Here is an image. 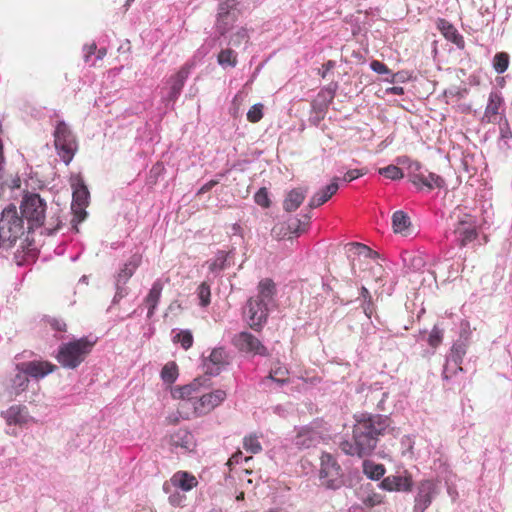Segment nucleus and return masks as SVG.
Segmentation results:
<instances>
[{"label":"nucleus","mask_w":512,"mask_h":512,"mask_svg":"<svg viewBox=\"0 0 512 512\" xmlns=\"http://www.w3.org/2000/svg\"><path fill=\"white\" fill-rule=\"evenodd\" d=\"M389 427L390 419L386 416L363 417L353 426L352 440L341 441L339 447L349 456H369L376 449L379 437L383 436Z\"/></svg>","instance_id":"nucleus-1"},{"label":"nucleus","mask_w":512,"mask_h":512,"mask_svg":"<svg viewBox=\"0 0 512 512\" xmlns=\"http://www.w3.org/2000/svg\"><path fill=\"white\" fill-rule=\"evenodd\" d=\"M22 219L28 222L29 229L44 226V230L48 235H52L58 231L62 225L60 216L55 213L49 220L45 221V213L47 209L46 202L36 193H27L21 202Z\"/></svg>","instance_id":"nucleus-2"},{"label":"nucleus","mask_w":512,"mask_h":512,"mask_svg":"<svg viewBox=\"0 0 512 512\" xmlns=\"http://www.w3.org/2000/svg\"><path fill=\"white\" fill-rule=\"evenodd\" d=\"M95 343L96 341H91L87 337L63 343L59 346L56 359L62 367L75 369L92 352Z\"/></svg>","instance_id":"nucleus-3"},{"label":"nucleus","mask_w":512,"mask_h":512,"mask_svg":"<svg viewBox=\"0 0 512 512\" xmlns=\"http://www.w3.org/2000/svg\"><path fill=\"white\" fill-rule=\"evenodd\" d=\"M24 234V222L18 215L14 205H9L2 211L0 217V236L3 248L12 247L17 239Z\"/></svg>","instance_id":"nucleus-4"},{"label":"nucleus","mask_w":512,"mask_h":512,"mask_svg":"<svg viewBox=\"0 0 512 512\" xmlns=\"http://www.w3.org/2000/svg\"><path fill=\"white\" fill-rule=\"evenodd\" d=\"M53 136L58 156L66 165L70 164L78 151L75 135L64 121H58Z\"/></svg>","instance_id":"nucleus-5"},{"label":"nucleus","mask_w":512,"mask_h":512,"mask_svg":"<svg viewBox=\"0 0 512 512\" xmlns=\"http://www.w3.org/2000/svg\"><path fill=\"white\" fill-rule=\"evenodd\" d=\"M320 479L328 488H338L341 484V467L329 453L321 456Z\"/></svg>","instance_id":"nucleus-6"},{"label":"nucleus","mask_w":512,"mask_h":512,"mask_svg":"<svg viewBox=\"0 0 512 512\" xmlns=\"http://www.w3.org/2000/svg\"><path fill=\"white\" fill-rule=\"evenodd\" d=\"M234 0H221L216 20V30L221 36L226 35L238 20V11L234 8Z\"/></svg>","instance_id":"nucleus-7"},{"label":"nucleus","mask_w":512,"mask_h":512,"mask_svg":"<svg viewBox=\"0 0 512 512\" xmlns=\"http://www.w3.org/2000/svg\"><path fill=\"white\" fill-rule=\"evenodd\" d=\"M227 397L222 389H217L209 393L199 395L198 399L192 403L195 416H204L218 407Z\"/></svg>","instance_id":"nucleus-8"},{"label":"nucleus","mask_w":512,"mask_h":512,"mask_svg":"<svg viewBox=\"0 0 512 512\" xmlns=\"http://www.w3.org/2000/svg\"><path fill=\"white\" fill-rule=\"evenodd\" d=\"M233 344L240 351L260 356H268L267 348L256 336L249 332L243 331L235 335L233 338Z\"/></svg>","instance_id":"nucleus-9"},{"label":"nucleus","mask_w":512,"mask_h":512,"mask_svg":"<svg viewBox=\"0 0 512 512\" xmlns=\"http://www.w3.org/2000/svg\"><path fill=\"white\" fill-rule=\"evenodd\" d=\"M245 314L247 315L249 326L252 329L258 331L261 329L262 325L267 321L268 305L254 298H250L247 301Z\"/></svg>","instance_id":"nucleus-10"},{"label":"nucleus","mask_w":512,"mask_h":512,"mask_svg":"<svg viewBox=\"0 0 512 512\" xmlns=\"http://www.w3.org/2000/svg\"><path fill=\"white\" fill-rule=\"evenodd\" d=\"M457 219L454 233L458 236L459 245L464 247L478 236L476 222L468 214H464L463 217L457 216Z\"/></svg>","instance_id":"nucleus-11"},{"label":"nucleus","mask_w":512,"mask_h":512,"mask_svg":"<svg viewBox=\"0 0 512 512\" xmlns=\"http://www.w3.org/2000/svg\"><path fill=\"white\" fill-rule=\"evenodd\" d=\"M193 67L194 63L187 62L175 74L170 76L167 82L170 86L169 93L167 95L168 101H176Z\"/></svg>","instance_id":"nucleus-12"},{"label":"nucleus","mask_w":512,"mask_h":512,"mask_svg":"<svg viewBox=\"0 0 512 512\" xmlns=\"http://www.w3.org/2000/svg\"><path fill=\"white\" fill-rule=\"evenodd\" d=\"M437 494V485L431 481H422L418 487V493L415 497L414 511L425 512L430 506L434 496Z\"/></svg>","instance_id":"nucleus-13"},{"label":"nucleus","mask_w":512,"mask_h":512,"mask_svg":"<svg viewBox=\"0 0 512 512\" xmlns=\"http://www.w3.org/2000/svg\"><path fill=\"white\" fill-rule=\"evenodd\" d=\"M17 369L25 375L39 379L54 372L57 366L49 361H29L17 365Z\"/></svg>","instance_id":"nucleus-14"},{"label":"nucleus","mask_w":512,"mask_h":512,"mask_svg":"<svg viewBox=\"0 0 512 512\" xmlns=\"http://www.w3.org/2000/svg\"><path fill=\"white\" fill-rule=\"evenodd\" d=\"M503 105V98L499 93L491 92L488 103L484 111L483 121L487 123H496L501 118L500 109Z\"/></svg>","instance_id":"nucleus-15"},{"label":"nucleus","mask_w":512,"mask_h":512,"mask_svg":"<svg viewBox=\"0 0 512 512\" xmlns=\"http://www.w3.org/2000/svg\"><path fill=\"white\" fill-rule=\"evenodd\" d=\"M436 27L445 37L446 40L454 43L460 48L464 47L463 36L458 33L454 25L450 23L448 20L444 18H438L436 21Z\"/></svg>","instance_id":"nucleus-16"},{"label":"nucleus","mask_w":512,"mask_h":512,"mask_svg":"<svg viewBox=\"0 0 512 512\" xmlns=\"http://www.w3.org/2000/svg\"><path fill=\"white\" fill-rule=\"evenodd\" d=\"M170 444L184 451H192L196 444L194 436L187 429H178L170 435Z\"/></svg>","instance_id":"nucleus-17"},{"label":"nucleus","mask_w":512,"mask_h":512,"mask_svg":"<svg viewBox=\"0 0 512 512\" xmlns=\"http://www.w3.org/2000/svg\"><path fill=\"white\" fill-rule=\"evenodd\" d=\"M338 189V178H334L329 185H327L326 187H324L322 190L318 191L311 197L309 201V207L313 209L323 205L329 199L332 198V196L338 191Z\"/></svg>","instance_id":"nucleus-18"},{"label":"nucleus","mask_w":512,"mask_h":512,"mask_svg":"<svg viewBox=\"0 0 512 512\" xmlns=\"http://www.w3.org/2000/svg\"><path fill=\"white\" fill-rule=\"evenodd\" d=\"M257 290L258 294L253 298L269 306L276 295V287L273 280L270 278L262 279L258 284Z\"/></svg>","instance_id":"nucleus-19"},{"label":"nucleus","mask_w":512,"mask_h":512,"mask_svg":"<svg viewBox=\"0 0 512 512\" xmlns=\"http://www.w3.org/2000/svg\"><path fill=\"white\" fill-rule=\"evenodd\" d=\"M413 184L420 187H427L429 190L434 188H442L445 185V181L439 175L429 172L427 175L425 173H415L413 177Z\"/></svg>","instance_id":"nucleus-20"},{"label":"nucleus","mask_w":512,"mask_h":512,"mask_svg":"<svg viewBox=\"0 0 512 512\" xmlns=\"http://www.w3.org/2000/svg\"><path fill=\"white\" fill-rule=\"evenodd\" d=\"M171 484L183 491H190L198 485L197 478L187 471H178L170 479Z\"/></svg>","instance_id":"nucleus-21"},{"label":"nucleus","mask_w":512,"mask_h":512,"mask_svg":"<svg viewBox=\"0 0 512 512\" xmlns=\"http://www.w3.org/2000/svg\"><path fill=\"white\" fill-rule=\"evenodd\" d=\"M381 486L388 491H409L412 488L410 477L388 476L383 479Z\"/></svg>","instance_id":"nucleus-22"},{"label":"nucleus","mask_w":512,"mask_h":512,"mask_svg":"<svg viewBox=\"0 0 512 512\" xmlns=\"http://www.w3.org/2000/svg\"><path fill=\"white\" fill-rule=\"evenodd\" d=\"M73 202L72 205L87 206L89 200V191L83 180L78 176L72 182Z\"/></svg>","instance_id":"nucleus-23"},{"label":"nucleus","mask_w":512,"mask_h":512,"mask_svg":"<svg viewBox=\"0 0 512 512\" xmlns=\"http://www.w3.org/2000/svg\"><path fill=\"white\" fill-rule=\"evenodd\" d=\"M142 256L140 254L132 255L129 260L124 264L123 268L117 274V283L125 284L134 274L136 269L140 266Z\"/></svg>","instance_id":"nucleus-24"},{"label":"nucleus","mask_w":512,"mask_h":512,"mask_svg":"<svg viewBox=\"0 0 512 512\" xmlns=\"http://www.w3.org/2000/svg\"><path fill=\"white\" fill-rule=\"evenodd\" d=\"M163 290V283L161 280H156L153 284L151 289L149 290V293L144 299V302L148 306V313L147 316L150 318L153 316L154 311L159 303V300L161 298V293Z\"/></svg>","instance_id":"nucleus-25"},{"label":"nucleus","mask_w":512,"mask_h":512,"mask_svg":"<svg viewBox=\"0 0 512 512\" xmlns=\"http://www.w3.org/2000/svg\"><path fill=\"white\" fill-rule=\"evenodd\" d=\"M199 383L197 380L193 381L192 383L182 386L178 389L176 393L178 395L179 399L183 400L182 407L184 408L187 404H191L196 401L199 397Z\"/></svg>","instance_id":"nucleus-26"},{"label":"nucleus","mask_w":512,"mask_h":512,"mask_svg":"<svg viewBox=\"0 0 512 512\" xmlns=\"http://www.w3.org/2000/svg\"><path fill=\"white\" fill-rule=\"evenodd\" d=\"M306 192L302 190L301 188L293 189L291 190L284 202H283V208L287 212H293L295 211L305 200Z\"/></svg>","instance_id":"nucleus-27"},{"label":"nucleus","mask_w":512,"mask_h":512,"mask_svg":"<svg viewBox=\"0 0 512 512\" xmlns=\"http://www.w3.org/2000/svg\"><path fill=\"white\" fill-rule=\"evenodd\" d=\"M319 435L309 429H303L296 435L295 445L300 449H308L319 442Z\"/></svg>","instance_id":"nucleus-28"},{"label":"nucleus","mask_w":512,"mask_h":512,"mask_svg":"<svg viewBox=\"0 0 512 512\" xmlns=\"http://www.w3.org/2000/svg\"><path fill=\"white\" fill-rule=\"evenodd\" d=\"M25 410L23 406L13 405L3 413V417L8 425L23 424L26 422Z\"/></svg>","instance_id":"nucleus-29"},{"label":"nucleus","mask_w":512,"mask_h":512,"mask_svg":"<svg viewBox=\"0 0 512 512\" xmlns=\"http://www.w3.org/2000/svg\"><path fill=\"white\" fill-rule=\"evenodd\" d=\"M411 222L409 216L403 211H396L392 216V227L395 233L408 234Z\"/></svg>","instance_id":"nucleus-30"},{"label":"nucleus","mask_w":512,"mask_h":512,"mask_svg":"<svg viewBox=\"0 0 512 512\" xmlns=\"http://www.w3.org/2000/svg\"><path fill=\"white\" fill-rule=\"evenodd\" d=\"M217 62L222 67H235L238 63V55L231 48L222 49L217 55Z\"/></svg>","instance_id":"nucleus-31"},{"label":"nucleus","mask_w":512,"mask_h":512,"mask_svg":"<svg viewBox=\"0 0 512 512\" xmlns=\"http://www.w3.org/2000/svg\"><path fill=\"white\" fill-rule=\"evenodd\" d=\"M267 379L278 384L287 383L289 381V371L284 365L277 363L271 368Z\"/></svg>","instance_id":"nucleus-32"},{"label":"nucleus","mask_w":512,"mask_h":512,"mask_svg":"<svg viewBox=\"0 0 512 512\" xmlns=\"http://www.w3.org/2000/svg\"><path fill=\"white\" fill-rule=\"evenodd\" d=\"M363 471L368 478L378 480L384 475L385 467L383 464L365 460L363 462Z\"/></svg>","instance_id":"nucleus-33"},{"label":"nucleus","mask_w":512,"mask_h":512,"mask_svg":"<svg viewBox=\"0 0 512 512\" xmlns=\"http://www.w3.org/2000/svg\"><path fill=\"white\" fill-rule=\"evenodd\" d=\"M178 366L175 362L171 361L164 365L161 371V378L165 383L172 384L178 377Z\"/></svg>","instance_id":"nucleus-34"},{"label":"nucleus","mask_w":512,"mask_h":512,"mask_svg":"<svg viewBox=\"0 0 512 512\" xmlns=\"http://www.w3.org/2000/svg\"><path fill=\"white\" fill-rule=\"evenodd\" d=\"M465 354H466V349H465V345L464 344H462V343H455L452 346L450 360L456 366V370L462 371L461 364H462L463 357H464Z\"/></svg>","instance_id":"nucleus-35"},{"label":"nucleus","mask_w":512,"mask_h":512,"mask_svg":"<svg viewBox=\"0 0 512 512\" xmlns=\"http://www.w3.org/2000/svg\"><path fill=\"white\" fill-rule=\"evenodd\" d=\"M249 40L250 35L248 29L246 27H241L230 36L229 44L234 47H239L243 43H249Z\"/></svg>","instance_id":"nucleus-36"},{"label":"nucleus","mask_w":512,"mask_h":512,"mask_svg":"<svg viewBox=\"0 0 512 512\" xmlns=\"http://www.w3.org/2000/svg\"><path fill=\"white\" fill-rule=\"evenodd\" d=\"M509 66V55L506 52H498L493 57V68L499 74L504 73Z\"/></svg>","instance_id":"nucleus-37"},{"label":"nucleus","mask_w":512,"mask_h":512,"mask_svg":"<svg viewBox=\"0 0 512 512\" xmlns=\"http://www.w3.org/2000/svg\"><path fill=\"white\" fill-rule=\"evenodd\" d=\"M243 447L247 452L257 454L261 452L262 446L259 437L255 434L248 435L243 439Z\"/></svg>","instance_id":"nucleus-38"},{"label":"nucleus","mask_w":512,"mask_h":512,"mask_svg":"<svg viewBox=\"0 0 512 512\" xmlns=\"http://www.w3.org/2000/svg\"><path fill=\"white\" fill-rule=\"evenodd\" d=\"M173 341L180 343L183 349L188 350L193 345V335L189 330H181L174 336Z\"/></svg>","instance_id":"nucleus-39"},{"label":"nucleus","mask_w":512,"mask_h":512,"mask_svg":"<svg viewBox=\"0 0 512 512\" xmlns=\"http://www.w3.org/2000/svg\"><path fill=\"white\" fill-rule=\"evenodd\" d=\"M86 207L87 206H78V205H76L75 207L72 206L73 217L71 219V225H72V228L75 230V232L79 231L78 225L82 221H84L87 216V212L85 210Z\"/></svg>","instance_id":"nucleus-40"},{"label":"nucleus","mask_w":512,"mask_h":512,"mask_svg":"<svg viewBox=\"0 0 512 512\" xmlns=\"http://www.w3.org/2000/svg\"><path fill=\"white\" fill-rule=\"evenodd\" d=\"M378 172L380 175H383L384 177L391 180H399L404 177L402 170L395 165H388L386 167L380 168Z\"/></svg>","instance_id":"nucleus-41"},{"label":"nucleus","mask_w":512,"mask_h":512,"mask_svg":"<svg viewBox=\"0 0 512 512\" xmlns=\"http://www.w3.org/2000/svg\"><path fill=\"white\" fill-rule=\"evenodd\" d=\"M209 362L214 365L221 366L227 363V355L224 348H215L209 355Z\"/></svg>","instance_id":"nucleus-42"},{"label":"nucleus","mask_w":512,"mask_h":512,"mask_svg":"<svg viewBox=\"0 0 512 512\" xmlns=\"http://www.w3.org/2000/svg\"><path fill=\"white\" fill-rule=\"evenodd\" d=\"M197 295L202 307H206L210 304L211 290L210 286L206 282H203L198 286Z\"/></svg>","instance_id":"nucleus-43"},{"label":"nucleus","mask_w":512,"mask_h":512,"mask_svg":"<svg viewBox=\"0 0 512 512\" xmlns=\"http://www.w3.org/2000/svg\"><path fill=\"white\" fill-rule=\"evenodd\" d=\"M254 201L257 205L263 208H269L271 205V200L269 197V193L266 187L260 188L254 195Z\"/></svg>","instance_id":"nucleus-44"},{"label":"nucleus","mask_w":512,"mask_h":512,"mask_svg":"<svg viewBox=\"0 0 512 512\" xmlns=\"http://www.w3.org/2000/svg\"><path fill=\"white\" fill-rule=\"evenodd\" d=\"M264 105L254 104L247 112V120L251 123H257L263 118Z\"/></svg>","instance_id":"nucleus-45"},{"label":"nucleus","mask_w":512,"mask_h":512,"mask_svg":"<svg viewBox=\"0 0 512 512\" xmlns=\"http://www.w3.org/2000/svg\"><path fill=\"white\" fill-rule=\"evenodd\" d=\"M226 253L224 251H219L213 261L209 263V270L211 272H216L224 269L226 263Z\"/></svg>","instance_id":"nucleus-46"},{"label":"nucleus","mask_w":512,"mask_h":512,"mask_svg":"<svg viewBox=\"0 0 512 512\" xmlns=\"http://www.w3.org/2000/svg\"><path fill=\"white\" fill-rule=\"evenodd\" d=\"M348 246L350 247V250H354L355 254L364 256L365 258H369L373 254L372 249L362 243L351 242Z\"/></svg>","instance_id":"nucleus-47"},{"label":"nucleus","mask_w":512,"mask_h":512,"mask_svg":"<svg viewBox=\"0 0 512 512\" xmlns=\"http://www.w3.org/2000/svg\"><path fill=\"white\" fill-rule=\"evenodd\" d=\"M443 340V331L439 329L437 326H434L428 337V344L436 348L438 347Z\"/></svg>","instance_id":"nucleus-48"},{"label":"nucleus","mask_w":512,"mask_h":512,"mask_svg":"<svg viewBox=\"0 0 512 512\" xmlns=\"http://www.w3.org/2000/svg\"><path fill=\"white\" fill-rule=\"evenodd\" d=\"M45 323L48 324L52 330L57 332H65L66 331V323L57 318L49 317L45 319Z\"/></svg>","instance_id":"nucleus-49"},{"label":"nucleus","mask_w":512,"mask_h":512,"mask_svg":"<svg viewBox=\"0 0 512 512\" xmlns=\"http://www.w3.org/2000/svg\"><path fill=\"white\" fill-rule=\"evenodd\" d=\"M168 501L174 507H183L186 502V496L180 492H174L168 497Z\"/></svg>","instance_id":"nucleus-50"},{"label":"nucleus","mask_w":512,"mask_h":512,"mask_svg":"<svg viewBox=\"0 0 512 512\" xmlns=\"http://www.w3.org/2000/svg\"><path fill=\"white\" fill-rule=\"evenodd\" d=\"M370 68L378 74H390L391 73V70L387 67V65H385L384 63H382L378 60H373L370 63Z\"/></svg>","instance_id":"nucleus-51"},{"label":"nucleus","mask_w":512,"mask_h":512,"mask_svg":"<svg viewBox=\"0 0 512 512\" xmlns=\"http://www.w3.org/2000/svg\"><path fill=\"white\" fill-rule=\"evenodd\" d=\"M383 502V497L380 494H372L367 496V498L364 500V504L368 507H374L377 505H380Z\"/></svg>","instance_id":"nucleus-52"},{"label":"nucleus","mask_w":512,"mask_h":512,"mask_svg":"<svg viewBox=\"0 0 512 512\" xmlns=\"http://www.w3.org/2000/svg\"><path fill=\"white\" fill-rule=\"evenodd\" d=\"M27 376L28 375L25 374H18L15 377L14 383L18 386L20 391H24L28 387L29 379Z\"/></svg>","instance_id":"nucleus-53"},{"label":"nucleus","mask_w":512,"mask_h":512,"mask_svg":"<svg viewBox=\"0 0 512 512\" xmlns=\"http://www.w3.org/2000/svg\"><path fill=\"white\" fill-rule=\"evenodd\" d=\"M364 175V173L362 172V170H359V169H352V170H349L347 171L344 176H343V180L345 182H351L357 178H359L360 176Z\"/></svg>","instance_id":"nucleus-54"},{"label":"nucleus","mask_w":512,"mask_h":512,"mask_svg":"<svg viewBox=\"0 0 512 512\" xmlns=\"http://www.w3.org/2000/svg\"><path fill=\"white\" fill-rule=\"evenodd\" d=\"M408 169H409V177H410L412 182H413V177H414L415 173H423L421 171L422 166H421V164L418 161L412 162L409 165Z\"/></svg>","instance_id":"nucleus-55"},{"label":"nucleus","mask_w":512,"mask_h":512,"mask_svg":"<svg viewBox=\"0 0 512 512\" xmlns=\"http://www.w3.org/2000/svg\"><path fill=\"white\" fill-rule=\"evenodd\" d=\"M335 67V62L332 60L327 61L322 65V70L319 71V74L322 78H326L328 72Z\"/></svg>","instance_id":"nucleus-56"},{"label":"nucleus","mask_w":512,"mask_h":512,"mask_svg":"<svg viewBox=\"0 0 512 512\" xmlns=\"http://www.w3.org/2000/svg\"><path fill=\"white\" fill-rule=\"evenodd\" d=\"M219 183L218 180H210L208 181L207 183H205L199 190H198V195H201V194H204V193H207L208 191H210L213 187H215L217 184Z\"/></svg>","instance_id":"nucleus-57"},{"label":"nucleus","mask_w":512,"mask_h":512,"mask_svg":"<svg viewBox=\"0 0 512 512\" xmlns=\"http://www.w3.org/2000/svg\"><path fill=\"white\" fill-rule=\"evenodd\" d=\"M84 50H85L84 60L86 63H88L91 55H93L96 52L97 46L95 43H92L90 45L85 46Z\"/></svg>","instance_id":"nucleus-58"},{"label":"nucleus","mask_w":512,"mask_h":512,"mask_svg":"<svg viewBox=\"0 0 512 512\" xmlns=\"http://www.w3.org/2000/svg\"><path fill=\"white\" fill-rule=\"evenodd\" d=\"M241 457H242L241 451L234 453L228 460V465L237 464L240 461Z\"/></svg>","instance_id":"nucleus-59"},{"label":"nucleus","mask_w":512,"mask_h":512,"mask_svg":"<svg viewBox=\"0 0 512 512\" xmlns=\"http://www.w3.org/2000/svg\"><path fill=\"white\" fill-rule=\"evenodd\" d=\"M387 92L391 93L393 95H403L404 89H403V87H400V86H393L391 88H388Z\"/></svg>","instance_id":"nucleus-60"},{"label":"nucleus","mask_w":512,"mask_h":512,"mask_svg":"<svg viewBox=\"0 0 512 512\" xmlns=\"http://www.w3.org/2000/svg\"><path fill=\"white\" fill-rule=\"evenodd\" d=\"M299 225H300V221L299 220H296L292 223L289 224L288 228L293 232V233H298L300 231L299 229Z\"/></svg>","instance_id":"nucleus-61"},{"label":"nucleus","mask_w":512,"mask_h":512,"mask_svg":"<svg viewBox=\"0 0 512 512\" xmlns=\"http://www.w3.org/2000/svg\"><path fill=\"white\" fill-rule=\"evenodd\" d=\"M107 53V50L105 48H101L97 51V59L102 60Z\"/></svg>","instance_id":"nucleus-62"},{"label":"nucleus","mask_w":512,"mask_h":512,"mask_svg":"<svg viewBox=\"0 0 512 512\" xmlns=\"http://www.w3.org/2000/svg\"><path fill=\"white\" fill-rule=\"evenodd\" d=\"M11 188H19L20 187V179H14L13 183L10 185Z\"/></svg>","instance_id":"nucleus-63"},{"label":"nucleus","mask_w":512,"mask_h":512,"mask_svg":"<svg viewBox=\"0 0 512 512\" xmlns=\"http://www.w3.org/2000/svg\"><path fill=\"white\" fill-rule=\"evenodd\" d=\"M443 376H444L445 379L449 378V366H448V364L444 368Z\"/></svg>","instance_id":"nucleus-64"}]
</instances>
